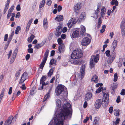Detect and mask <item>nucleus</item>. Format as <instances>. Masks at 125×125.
<instances>
[{
	"label": "nucleus",
	"instance_id": "nucleus-1",
	"mask_svg": "<svg viewBox=\"0 0 125 125\" xmlns=\"http://www.w3.org/2000/svg\"><path fill=\"white\" fill-rule=\"evenodd\" d=\"M62 103L60 99L56 100L57 108L55 111V114H58L53 118L56 125H63L64 119L69 120L71 118L72 109L71 104L69 103L64 102L61 106Z\"/></svg>",
	"mask_w": 125,
	"mask_h": 125
},
{
	"label": "nucleus",
	"instance_id": "nucleus-2",
	"mask_svg": "<svg viewBox=\"0 0 125 125\" xmlns=\"http://www.w3.org/2000/svg\"><path fill=\"white\" fill-rule=\"evenodd\" d=\"M55 93L56 95L58 96L64 93L66 95L67 94V92L65 87L62 85H59L55 89Z\"/></svg>",
	"mask_w": 125,
	"mask_h": 125
},
{
	"label": "nucleus",
	"instance_id": "nucleus-3",
	"mask_svg": "<svg viewBox=\"0 0 125 125\" xmlns=\"http://www.w3.org/2000/svg\"><path fill=\"white\" fill-rule=\"evenodd\" d=\"M83 55V53L79 49H76L74 50L71 55V57L72 59H76L81 58Z\"/></svg>",
	"mask_w": 125,
	"mask_h": 125
},
{
	"label": "nucleus",
	"instance_id": "nucleus-4",
	"mask_svg": "<svg viewBox=\"0 0 125 125\" xmlns=\"http://www.w3.org/2000/svg\"><path fill=\"white\" fill-rule=\"evenodd\" d=\"M99 55L97 54L96 55H93L91 56L90 60V66L91 68L94 67L95 63L98 62L99 59Z\"/></svg>",
	"mask_w": 125,
	"mask_h": 125
},
{
	"label": "nucleus",
	"instance_id": "nucleus-5",
	"mask_svg": "<svg viewBox=\"0 0 125 125\" xmlns=\"http://www.w3.org/2000/svg\"><path fill=\"white\" fill-rule=\"evenodd\" d=\"M103 94L104 95L103 99L104 100L102 103L103 107H105L107 106L109 103V95L108 93H105L103 92Z\"/></svg>",
	"mask_w": 125,
	"mask_h": 125
},
{
	"label": "nucleus",
	"instance_id": "nucleus-6",
	"mask_svg": "<svg viewBox=\"0 0 125 125\" xmlns=\"http://www.w3.org/2000/svg\"><path fill=\"white\" fill-rule=\"evenodd\" d=\"M125 21L123 20L121 21L120 25V28L121 30V33L123 37H124L125 35Z\"/></svg>",
	"mask_w": 125,
	"mask_h": 125
},
{
	"label": "nucleus",
	"instance_id": "nucleus-7",
	"mask_svg": "<svg viewBox=\"0 0 125 125\" xmlns=\"http://www.w3.org/2000/svg\"><path fill=\"white\" fill-rule=\"evenodd\" d=\"M78 21V19H76L74 18H73L70 20L68 23L67 25L69 28H71L73 25L76 23Z\"/></svg>",
	"mask_w": 125,
	"mask_h": 125
},
{
	"label": "nucleus",
	"instance_id": "nucleus-8",
	"mask_svg": "<svg viewBox=\"0 0 125 125\" xmlns=\"http://www.w3.org/2000/svg\"><path fill=\"white\" fill-rule=\"evenodd\" d=\"M103 102V101L101 99H97L94 104L95 107L96 109H99L101 107Z\"/></svg>",
	"mask_w": 125,
	"mask_h": 125
},
{
	"label": "nucleus",
	"instance_id": "nucleus-9",
	"mask_svg": "<svg viewBox=\"0 0 125 125\" xmlns=\"http://www.w3.org/2000/svg\"><path fill=\"white\" fill-rule=\"evenodd\" d=\"M91 42L90 39L87 37H85L83 39L82 42V44L83 46H85L89 44Z\"/></svg>",
	"mask_w": 125,
	"mask_h": 125
},
{
	"label": "nucleus",
	"instance_id": "nucleus-10",
	"mask_svg": "<svg viewBox=\"0 0 125 125\" xmlns=\"http://www.w3.org/2000/svg\"><path fill=\"white\" fill-rule=\"evenodd\" d=\"M28 77L27 73L26 72L24 73L21 76V79L20 80L19 83L21 84L27 79Z\"/></svg>",
	"mask_w": 125,
	"mask_h": 125
},
{
	"label": "nucleus",
	"instance_id": "nucleus-11",
	"mask_svg": "<svg viewBox=\"0 0 125 125\" xmlns=\"http://www.w3.org/2000/svg\"><path fill=\"white\" fill-rule=\"evenodd\" d=\"M18 50L16 48L14 50L12 56L11 58L10 62V64H12L14 62Z\"/></svg>",
	"mask_w": 125,
	"mask_h": 125
},
{
	"label": "nucleus",
	"instance_id": "nucleus-12",
	"mask_svg": "<svg viewBox=\"0 0 125 125\" xmlns=\"http://www.w3.org/2000/svg\"><path fill=\"white\" fill-rule=\"evenodd\" d=\"M100 8V6L98 5L97 9L94 11V13L93 14V17L95 19H97L98 16L99 15V10Z\"/></svg>",
	"mask_w": 125,
	"mask_h": 125
},
{
	"label": "nucleus",
	"instance_id": "nucleus-13",
	"mask_svg": "<svg viewBox=\"0 0 125 125\" xmlns=\"http://www.w3.org/2000/svg\"><path fill=\"white\" fill-rule=\"evenodd\" d=\"M62 31V28L61 26H58L56 29L55 35L57 37H59L61 35Z\"/></svg>",
	"mask_w": 125,
	"mask_h": 125
},
{
	"label": "nucleus",
	"instance_id": "nucleus-14",
	"mask_svg": "<svg viewBox=\"0 0 125 125\" xmlns=\"http://www.w3.org/2000/svg\"><path fill=\"white\" fill-rule=\"evenodd\" d=\"M115 56L114 53H112L110 55L108 60V63L109 64L111 63L113 61L115 58Z\"/></svg>",
	"mask_w": 125,
	"mask_h": 125
},
{
	"label": "nucleus",
	"instance_id": "nucleus-15",
	"mask_svg": "<svg viewBox=\"0 0 125 125\" xmlns=\"http://www.w3.org/2000/svg\"><path fill=\"white\" fill-rule=\"evenodd\" d=\"M84 70L85 66H82L80 69V76L82 79L84 77Z\"/></svg>",
	"mask_w": 125,
	"mask_h": 125
},
{
	"label": "nucleus",
	"instance_id": "nucleus-16",
	"mask_svg": "<svg viewBox=\"0 0 125 125\" xmlns=\"http://www.w3.org/2000/svg\"><path fill=\"white\" fill-rule=\"evenodd\" d=\"M58 51L60 53H63L65 50V46L64 44L60 45L58 48Z\"/></svg>",
	"mask_w": 125,
	"mask_h": 125
},
{
	"label": "nucleus",
	"instance_id": "nucleus-17",
	"mask_svg": "<svg viewBox=\"0 0 125 125\" xmlns=\"http://www.w3.org/2000/svg\"><path fill=\"white\" fill-rule=\"evenodd\" d=\"M10 0H7L6 3L5 7L3 11V14H5L7 11L9 7V5L10 3Z\"/></svg>",
	"mask_w": 125,
	"mask_h": 125
},
{
	"label": "nucleus",
	"instance_id": "nucleus-18",
	"mask_svg": "<svg viewBox=\"0 0 125 125\" xmlns=\"http://www.w3.org/2000/svg\"><path fill=\"white\" fill-rule=\"evenodd\" d=\"M92 93H91L88 92L85 95V100L88 101L91 100L92 97Z\"/></svg>",
	"mask_w": 125,
	"mask_h": 125
},
{
	"label": "nucleus",
	"instance_id": "nucleus-19",
	"mask_svg": "<svg viewBox=\"0 0 125 125\" xmlns=\"http://www.w3.org/2000/svg\"><path fill=\"white\" fill-rule=\"evenodd\" d=\"M86 14L85 12H83L80 14L79 18L77 19L79 21H83L85 18Z\"/></svg>",
	"mask_w": 125,
	"mask_h": 125
},
{
	"label": "nucleus",
	"instance_id": "nucleus-20",
	"mask_svg": "<svg viewBox=\"0 0 125 125\" xmlns=\"http://www.w3.org/2000/svg\"><path fill=\"white\" fill-rule=\"evenodd\" d=\"M46 41L45 40L43 41L40 44L37 43L36 44L35 48H36L37 49H39L40 48L42 47L46 43Z\"/></svg>",
	"mask_w": 125,
	"mask_h": 125
},
{
	"label": "nucleus",
	"instance_id": "nucleus-21",
	"mask_svg": "<svg viewBox=\"0 0 125 125\" xmlns=\"http://www.w3.org/2000/svg\"><path fill=\"white\" fill-rule=\"evenodd\" d=\"M81 4L80 3H77L74 8V11L77 12L81 8Z\"/></svg>",
	"mask_w": 125,
	"mask_h": 125
},
{
	"label": "nucleus",
	"instance_id": "nucleus-22",
	"mask_svg": "<svg viewBox=\"0 0 125 125\" xmlns=\"http://www.w3.org/2000/svg\"><path fill=\"white\" fill-rule=\"evenodd\" d=\"M54 19L58 22L62 21L63 20V17L62 15H58Z\"/></svg>",
	"mask_w": 125,
	"mask_h": 125
},
{
	"label": "nucleus",
	"instance_id": "nucleus-23",
	"mask_svg": "<svg viewBox=\"0 0 125 125\" xmlns=\"http://www.w3.org/2000/svg\"><path fill=\"white\" fill-rule=\"evenodd\" d=\"M100 122V119L98 117H95L93 122V125H99Z\"/></svg>",
	"mask_w": 125,
	"mask_h": 125
},
{
	"label": "nucleus",
	"instance_id": "nucleus-24",
	"mask_svg": "<svg viewBox=\"0 0 125 125\" xmlns=\"http://www.w3.org/2000/svg\"><path fill=\"white\" fill-rule=\"evenodd\" d=\"M43 25L44 29H46L48 25V21L46 18H44V19L43 20Z\"/></svg>",
	"mask_w": 125,
	"mask_h": 125
},
{
	"label": "nucleus",
	"instance_id": "nucleus-25",
	"mask_svg": "<svg viewBox=\"0 0 125 125\" xmlns=\"http://www.w3.org/2000/svg\"><path fill=\"white\" fill-rule=\"evenodd\" d=\"M12 119V117H10L6 121L4 125H10Z\"/></svg>",
	"mask_w": 125,
	"mask_h": 125
},
{
	"label": "nucleus",
	"instance_id": "nucleus-26",
	"mask_svg": "<svg viewBox=\"0 0 125 125\" xmlns=\"http://www.w3.org/2000/svg\"><path fill=\"white\" fill-rule=\"evenodd\" d=\"M79 34V32L78 31H74L72 35V37L73 38H76L78 37Z\"/></svg>",
	"mask_w": 125,
	"mask_h": 125
},
{
	"label": "nucleus",
	"instance_id": "nucleus-27",
	"mask_svg": "<svg viewBox=\"0 0 125 125\" xmlns=\"http://www.w3.org/2000/svg\"><path fill=\"white\" fill-rule=\"evenodd\" d=\"M69 62L72 64H73L74 65H77L79 64L80 63V61L79 60H71Z\"/></svg>",
	"mask_w": 125,
	"mask_h": 125
},
{
	"label": "nucleus",
	"instance_id": "nucleus-28",
	"mask_svg": "<svg viewBox=\"0 0 125 125\" xmlns=\"http://www.w3.org/2000/svg\"><path fill=\"white\" fill-rule=\"evenodd\" d=\"M49 52V50L48 49H47L44 54V57L43 60L46 61L47 60V57L48 56Z\"/></svg>",
	"mask_w": 125,
	"mask_h": 125
},
{
	"label": "nucleus",
	"instance_id": "nucleus-29",
	"mask_svg": "<svg viewBox=\"0 0 125 125\" xmlns=\"http://www.w3.org/2000/svg\"><path fill=\"white\" fill-rule=\"evenodd\" d=\"M91 80L92 82H94V83L98 82V79L97 76L96 75L92 77Z\"/></svg>",
	"mask_w": 125,
	"mask_h": 125
},
{
	"label": "nucleus",
	"instance_id": "nucleus-30",
	"mask_svg": "<svg viewBox=\"0 0 125 125\" xmlns=\"http://www.w3.org/2000/svg\"><path fill=\"white\" fill-rule=\"evenodd\" d=\"M106 9L104 7H102L101 12L100 13V15L102 17H103V15H104Z\"/></svg>",
	"mask_w": 125,
	"mask_h": 125
},
{
	"label": "nucleus",
	"instance_id": "nucleus-31",
	"mask_svg": "<svg viewBox=\"0 0 125 125\" xmlns=\"http://www.w3.org/2000/svg\"><path fill=\"white\" fill-rule=\"evenodd\" d=\"M118 42L117 40H114L112 44V46L113 48V50H115V48L117 46Z\"/></svg>",
	"mask_w": 125,
	"mask_h": 125
},
{
	"label": "nucleus",
	"instance_id": "nucleus-32",
	"mask_svg": "<svg viewBox=\"0 0 125 125\" xmlns=\"http://www.w3.org/2000/svg\"><path fill=\"white\" fill-rule=\"evenodd\" d=\"M120 110L119 109H115L114 110V115L116 116H119L120 115L119 112Z\"/></svg>",
	"mask_w": 125,
	"mask_h": 125
},
{
	"label": "nucleus",
	"instance_id": "nucleus-33",
	"mask_svg": "<svg viewBox=\"0 0 125 125\" xmlns=\"http://www.w3.org/2000/svg\"><path fill=\"white\" fill-rule=\"evenodd\" d=\"M37 0H35L32 4L31 8L33 10H34L36 7L37 5Z\"/></svg>",
	"mask_w": 125,
	"mask_h": 125
},
{
	"label": "nucleus",
	"instance_id": "nucleus-34",
	"mask_svg": "<svg viewBox=\"0 0 125 125\" xmlns=\"http://www.w3.org/2000/svg\"><path fill=\"white\" fill-rule=\"evenodd\" d=\"M45 1L44 0H42L40 2L39 5V8H41L43 7L45 4Z\"/></svg>",
	"mask_w": 125,
	"mask_h": 125
},
{
	"label": "nucleus",
	"instance_id": "nucleus-35",
	"mask_svg": "<svg viewBox=\"0 0 125 125\" xmlns=\"http://www.w3.org/2000/svg\"><path fill=\"white\" fill-rule=\"evenodd\" d=\"M50 94L47 93L44 97L43 100L42 101L43 102H44L48 99H49L50 97Z\"/></svg>",
	"mask_w": 125,
	"mask_h": 125
},
{
	"label": "nucleus",
	"instance_id": "nucleus-36",
	"mask_svg": "<svg viewBox=\"0 0 125 125\" xmlns=\"http://www.w3.org/2000/svg\"><path fill=\"white\" fill-rule=\"evenodd\" d=\"M46 61L43 60L40 64V66L39 68L41 69L42 70L45 65Z\"/></svg>",
	"mask_w": 125,
	"mask_h": 125
},
{
	"label": "nucleus",
	"instance_id": "nucleus-37",
	"mask_svg": "<svg viewBox=\"0 0 125 125\" xmlns=\"http://www.w3.org/2000/svg\"><path fill=\"white\" fill-rule=\"evenodd\" d=\"M111 3L112 5H115L116 6H117L118 4V2L116 0H112L111 2Z\"/></svg>",
	"mask_w": 125,
	"mask_h": 125
},
{
	"label": "nucleus",
	"instance_id": "nucleus-38",
	"mask_svg": "<svg viewBox=\"0 0 125 125\" xmlns=\"http://www.w3.org/2000/svg\"><path fill=\"white\" fill-rule=\"evenodd\" d=\"M35 36L33 34H31L30 37L28 38V41L29 42H31L33 40Z\"/></svg>",
	"mask_w": 125,
	"mask_h": 125
},
{
	"label": "nucleus",
	"instance_id": "nucleus-39",
	"mask_svg": "<svg viewBox=\"0 0 125 125\" xmlns=\"http://www.w3.org/2000/svg\"><path fill=\"white\" fill-rule=\"evenodd\" d=\"M120 119L119 118L117 119L115 121H113V125H118L120 121Z\"/></svg>",
	"mask_w": 125,
	"mask_h": 125
},
{
	"label": "nucleus",
	"instance_id": "nucleus-40",
	"mask_svg": "<svg viewBox=\"0 0 125 125\" xmlns=\"http://www.w3.org/2000/svg\"><path fill=\"white\" fill-rule=\"evenodd\" d=\"M46 77L47 76H43L40 79V83L43 82H44V81L46 80V79L47 78Z\"/></svg>",
	"mask_w": 125,
	"mask_h": 125
},
{
	"label": "nucleus",
	"instance_id": "nucleus-41",
	"mask_svg": "<svg viewBox=\"0 0 125 125\" xmlns=\"http://www.w3.org/2000/svg\"><path fill=\"white\" fill-rule=\"evenodd\" d=\"M81 32L82 33H83L86 31V29L85 27L83 25H81Z\"/></svg>",
	"mask_w": 125,
	"mask_h": 125
},
{
	"label": "nucleus",
	"instance_id": "nucleus-42",
	"mask_svg": "<svg viewBox=\"0 0 125 125\" xmlns=\"http://www.w3.org/2000/svg\"><path fill=\"white\" fill-rule=\"evenodd\" d=\"M102 89L103 88L102 87H100L96 90V91L95 92V94H96L100 93Z\"/></svg>",
	"mask_w": 125,
	"mask_h": 125
},
{
	"label": "nucleus",
	"instance_id": "nucleus-43",
	"mask_svg": "<svg viewBox=\"0 0 125 125\" xmlns=\"http://www.w3.org/2000/svg\"><path fill=\"white\" fill-rule=\"evenodd\" d=\"M55 62V60L54 59H52L51 60L49 63L50 67H51L52 66L51 65H52L53 63H54Z\"/></svg>",
	"mask_w": 125,
	"mask_h": 125
},
{
	"label": "nucleus",
	"instance_id": "nucleus-44",
	"mask_svg": "<svg viewBox=\"0 0 125 125\" xmlns=\"http://www.w3.org/2000/svg\"><path fill=\"white\" fill-rule=\"evenodd\" d=\"M114 81L115 82L117 81L118 79L117 74V73H115L114 75Z\"/></svg>",
	"mask_w": 125,
	"mask_h": 125
},
{
	"label": "nucleus",
	"instance_id": "nucleus-45",
	"mask_svg": "<svg viewBox=\"0 0 125 125\" xmlns=\"http://www.w3.org/2000/svg\"><path fill=\"white\" fill-rule=\"evenodd\" d=\"M21 30V28L20 26H18L16 28L15 31V33L18 34L19 33V31Z\"/></svg>",
	"mask_w": 125,
	"mask_h": 125
},
{
	"label": "nucleus",
	"instance_id": "nucleus-46",
	"mask_svg": "<svg viewBox=\"0 0 125 125\" xmlns=\"http://www.w3.org/2000/svg\"><path fill=\"white\" fill-rule=\"evenodd\" d=\"M106 27V26L105 25H103L102 26V28L100 30V32L101 33H103L105 31Z\"/></svg>",
	"mask_w": 125,
	"mask_h": 125
},
{
	"label": "nucleus",
	"instance_id": "nucleus-47",
	"mask_svg": "<svg viewBox=\"0 0 125 125\" xmlns=\"http://www.w3.org/2000/svg\"><path fill=\"white\" fill-rule=\"evenodd\" d=\"M14 8V5L12 6L9 10L8 12L11 13Z\"/></svg>",
	"mask_w": 125,
	"mask_h": 125
},
{
	"label": "nucleus",
	"instance_id": "nucleus-48",
	"mask_svg": "<svg viewBox=\"0 0 125 125\" xmlns=\"http://www.w3.org/2000/svg\"><path fill=\"white\" fill-rule=\"evenodd\" d=\"M20 72L19 71L17 72L15 74V76L16 77L15 80H17L18 77H19L20 75Z\"/></svg>",
	"mask_w": 125,
	"mask_h": 125
},
{
	"label": "nucleus",
	"instance_id": "nucleus-49",
	"mask_svg": "<svg viewBox=\"0 0 125 125\" xmlns=\"http://www.w3.org/2000/svg\"><path fill=\"white\" fill-rule=\"evenodd\" d=\"M57 42H58V43L59 44L61 45L62 44H63L62 43L63 42V41L60 38H59L58 39H57Z\"/></svg>",
	"mask_w": 125,
	"mask_h": 125
},
{
	"label": "nucleus",
	"instance_id": "nucleus-50",
	"mask_svg": "<svg viewBox=\"0 0 125 125\" xmlns=\"http://www.w3.org/2000/svg\"><path fill=\"white\" fill-rule=\"evenodd\" d=\"M106 56L108 57H109L110 55V51L109 50H108L106 51L105 52Z\"/></svg>",
	"mask_w": 125,
	"mask_h": 125
},
{
	"label": "nucleus",
	"instance_id": "nucleus-51",
	"mask_svg": "<svg viewBox=\"0 0 125 125\" xmlns=\"http://www.w3.org/2000/svg\"><path fill=\"white\" fill-rule=\"evenodd\" d=\"M30 25L28 24H27L25 30V32H27L29 30V28L30 27Z\"/></svg>",
	"mask_w": 125,
	"mask_h": 125
},
{
	"label": "nucleus",
	"instance_id": "nucleus-52",
	"mask_svg": "<svg viewBox=\"0 0 125 125\" xmlns=\"http://www.w3.org/2000/svg\"><path fill=\"white\" fill-rule=\"evenodd\" d=\"M113 106H111L109 109V111L110 114H112L113 111Z\"/></svg>",
	"mask_w": 125,
	"mask_h": 125
},
{
	"label": "nucleus",
	"instance_id": "nucleus-53",
	"mask_svg": "<svg viewBox=\"0 0 125 125\" xmlns=\"http://www.w3.org/2000/svg\"><path fill=\"white\" fill-rule=\"evenodd\" d=\"M34 88H32L30 91V95H32L34 94Z\"/></svg>",
	"mask_w": 125,
	"mask_h": 125
},
{
	"label": "nucleus",
	"instance_id": "nucleus-54",
	"mask_svg": "<svg viewBox=\"0 0 125 125\" xmlns=\"http://www.w3.org/2000/svg\"><path fill=\"white\" fill-rule=\"evenodd\" d=\"M12 51L11 50H10L9 52V53L7 54V55L8 56V59H9L10 58V56L12 54Z\"/></svg>",
	"mask_w": 125,
	"mask_h": 125
},
{
	"label": "nucleus",
	"instance_id": "nucleus-55",
	"mask_svg": "<svg viewBox=\"0 0 125 125\" xmlns=\"http://www.w3.org/2000/svg\"><path fill=\"white\" fill-rule=\"evenodd\" d=\"M49 83V82H47L45 83L44 82H43L42 83H40V84H42V85L43 86H45L47 85Z\"/></svg>",
	"mask_w": 125,
	"mask_h": 125
},
{
	"label": "nucleus",
	"instance_id": "nucleus-56",
	"mask_svg": "<svg viewBox=\"0 0 125 125\" xmlns=\"http://www.w3.org/2000/svg\"><path fill=\"white\" fill-rule=\"evenodd\" d=\"M120 94L123 95H124L125 94V90L124 89H123L122 90Z\"/></svg>",
	"mask_w": 125,
	"mask_h": 125
},
{
	"label": "nucleus",
	"instance_id": "nucleus-57",
	"mask_svg": "<svg viewBox=\"0 0 125 125\" xmlns=\"http://www.w3.org/2000/svg\"><path fill=\"white\" fill-rule=\"evenodd\" d=\"M28 52L30 53H32L33 52V49L32 48H29L28 49Z\"/></svg>",
	"mask_w": 125,
	"mask_h": 125
},
{
	"label": "nucleus",
	"instance_id": "nucleus-58",
	"mask_svg": "<svg viewBox=\"0 0 125 125\" xmlns=\"http://www.w3.org/2000/svg\"><path fill=\"white\" fill-rule=\"evenodd\" d=\"M8 34H6L4 36V41H7L8 39Z\"/></svg>",
	"mask_w": 125,
	"mask_h": 125
},
{
	"label": "nucleus",
	"instance_id": "nucleus-59",
	"mask_svg": "<svg viewBox=\"0 0 125 125\" xmlns=\"http://www.w3.org/2000/svg\"><path fill=\"white\" fill-rule=\"evenodd\" d=\"M20 5V4H18L16 8V10L18 11H19L21 10Z\"/></svg>",
	"mask_w": 125,
	"mask_h": 125
},
{
	"label": "nucleus",
	"instance_id": "nucleus-60",
	"mask_svg": "<svg viewBox=\"0 0 125 125\" xmlns=\"http://www.w3.org/2000/svg\"><path fill=\"white\" fill-rule=\"evenodd\" d=\"M116 102L119 103L120 101V97L119 96H118L116 100Z\"/></svg>",
	"mask_w": 125,
	"mask_h": 125
},
{
	"label": "nucleus",
	"instance_id": "nucleus-61",
	"mask_svg": "<svg viewBox=\"0 0 125 125\" xmlns=\"http://www.w3.org/2000/svg\"><path fill=\"white\" fill-rule=\"evenodd\" d=\"M12 37L10 36H9L8 39V40L7 42V43H10V42L11 41L12 39Z\"/></svg>",
	"mask_w": 125,
	"mask_h": 125
},
{
	"label": "nucleus",
	"instance_id": "nucleus-62",
	"mask_svg": "<svg viewBox=\"0 0 125 125\" xmlns=\"http://www.w3.org/2000/svg\"><path fill=\"white\" fill-rule=\"evenodd\" d=\"M30 57V55L29 54H27L25 57L27 61H28Z\"/></svg>",
	"mask_w": 125,
	"mask_h": 125
},
{
	"label": "nucleus",
	"instance_id": "nucleus-63",
	"mask_svg": "<svg viewBox=\"0 0 125 125\" xmlns=\"http://www.w3.org/2000/svg\"><path fill=\"white\" fill-rule=\"evenodd\" d=\"M12 87H10V88L9 89V91L8 92V94H9L10 95L12 93Z\"/></svg>",
	"mask_w": 125,
	"mask_h": 125
},
{
	"label": "nucleus",
	"instance_id": "nucleus-64",
	"mask_svg": "<svg viewBox=\"0 0 125 125\" xmlns=\"http://www.w3.org/2000/svg\"><path fill=\"white\" fill-rule=\"evenodd\" d=\"M33 21V19L32 18L29 21L27 24L29 25H31V23Z\"/></svg>",
	"mask_w": 125,
	"mask_h": 125
}]
</instances>
